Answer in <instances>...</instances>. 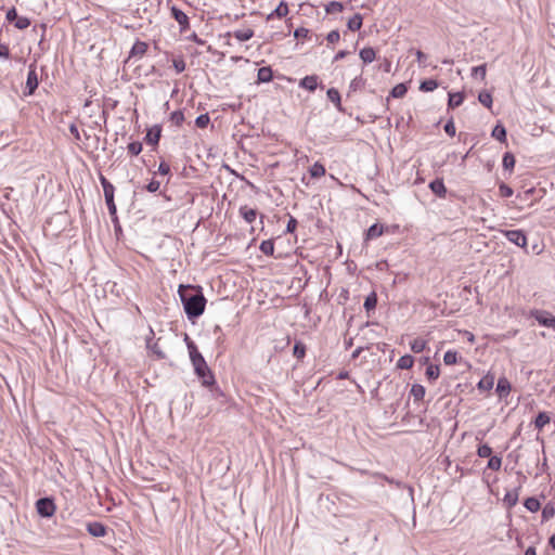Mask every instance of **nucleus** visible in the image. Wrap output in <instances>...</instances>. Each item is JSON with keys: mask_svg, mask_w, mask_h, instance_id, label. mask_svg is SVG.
<instances>
[{"mask_svg": "<svg viewBox=\"0 0 555 555\" xmlns=\"http://www.w3.org/2000/svg\"><path fill=\"white\" fill-rule=\"evenodd\" d=\"M178 294L189 320L196 319L204 313L206 298L202 292V287L193 285H180Z\"/></svg>", "mask_w": 555, "mask_h": 555, "instance_id": "f257e3e1", "label": "nucleus"}, {"mask_svg": "<svg viewBox=\"0 0 555 555\" xmlns=\"http://www.w3.org/2000/svg\"><path fill=\"white\" fill-rule=\"evenodd\" d=\"M186 347L189 350L191 362L195 370L206 369V361L202 353L198 351L195 343L189 338V336H185Z\"/></svg>", "mask_w": 555, "mask_h": 555, "instance_id": "f03ea898", "label": "nucleus"}, {"mask_svg": "<svg viewBox=\"0 0 555 555\" xmlns=\"http://www.w3.org/2000/svg\"><path fill=\"white\" fill-rule=\"evenodd\" d=\"M530 317L534 318L541 326H545L555 331V315L546 310L533 309Z\"/></svg>", "mask_w": 555, "mask_h": 555, "instance_id": "7ed1b4c3", "label": "nucleus"}, {"mask_svg": "<svg viewBox=\"0 0 555 555\" xmlns=\"http://www.w3.org/2000/svg\"><path fill=\"white\" fill-rule=\"evenodd\" d=\"M502 233L508 242L516 246L522 248L527 246V236L522 230H504Z\"/></svg>", "mask_w": 555, "mask_h": 555, "instance_id": "20e7f679", "label": "nucleus"}, {"mask_svg": "<svg viewBox=\"0 0 555 555\" xmlns=\"http://www.w3.org/2000/svg\"><path fill=\"white\" fill-rule=\"evenodd\" d=\"M37 512L42 517H51L55 512V504L49 498H41L36 503Z\"/></svg>", "mask_w": 555, "mask_h": 555, "instance_id": "39448f33", "label": "nucleus"}, {"mask_svg": "<svg viewBox=\"0 0 555 555\" xmlns=\"http://www.w3.org/2000/svg\"><path fill=\"white\" fill-rule=\"evenodd\" d=\"M39 79L36 70V65L30 64L28 74H27V80H26V89L25 95H31L36 89L38 88Z\"/></svg>", "mask_w": 555, "mask_h": 555, "instance_id": "423d86ee", "label": "nucleus"}, {"mask_svg": "<svg viewBox=\"0 0 555 555\" xmlns=\"http://www.w3.org/2000/svg\"><path fill=\"white\" fill-rule=\"evenodd\" d=\"M147 48L149 46L146 42L137 40L129 52L128 60L143 57Z\"/></svg>", "mask_w": 555, "mask_h": 555, "instance_id": "0eeeda50", "label": "nucleus"}, {"mask_svg": "<svg viewBox=\"0 0 555 555\" xmlns=\"http://www.w3.org/2000/svg\"><path fill=\"white\" fill-rule=\"evenodd\" d=\"M520 488L521 487L518 486V487L514 488L513 490H508L505 493V495L503 498V503L507 508H512L518 503Z\"/></svg>", "mask_w": 555, "mask_h": 555, "instance_id": "6e6552de", "label": "nucleus"}, {"mask_svg": "<svg viewBox=\"0 0 555 555\" xmlns=\"http://www.w3.org/2000/svg\"><path fill=\"white\" fill-rule=\"evenodd\" d=\"M171 15L175 21L181 26L182 29H185L190 25V21L188 15L177 7H171L170 9Z\"/></svg>", "mask_w": 555, "mask_h": 555, "instance_id": "1a4fd4ad", "label": "nucleus"}, {"mask_svg": "<svg viewBox=\"0 0 555 555\" xmlns=\"http://www.w3.org/2000/svg\"><path fill=\"white\" fill-rule=\"evenodd\" d=\"M87 531L95 538H101L106 534V527L100 521H91L87 524Z\"/></svg>", "mask_w": 555, "mask_h": 555, "instance_id": "9d476101", "label": "nucleus"}, {"mask_svg": "<svg viewBox=\"0 0 555 555\" xmlns=\"http://www.w3.org/2000/svg\"><path fill=\"white\" fill-rule=\"evenodd\" d=\"M431 192L440 198H444L447 195V188L442 179L437 178L429 183Z\"/></svg>", "mask_w": 555, "mask_h": 555, "instance_id": "9b49d317", "label": "nucleus"}, {"mask_svg": "<svg viewBox=\"0 0 555 555\" xmlns=\"http://www.w3.org/2000/svg\"><path fill=\"white\" fill-rule=\"evenodd\" d=\"M162 128L158 125L153 126L149 129L145 141L147 144L156 145L160 139Z\"/></svg>", "mask_w": 555, "mask_h": 555, "instance_id": "f8f14e48", "label": "nucleus"}, {"mask_svg": "<svg viewBox=\"0 0 555 555\" xmlns=\"http://www.w3.org/2000/svg\"><path fill=\"white\" fill-rule=\"evenodd\" d=\"M196 375L202 378V383L204 386H210L215 383L214 375L206 364V369L195 370Z\"/></svg>", "mask_w": 555, "mask_h": 555, "instance_id": "ddd939ff", "label": "nucleus"}, {"mask_svg": "<svg viewBox=\"0 0 555 555\" xmlns=\"http://www.w3.org/2000/svg\"><path fill=\"white\" fill-rule=\"evenodd\" d=\"M299 87H301L310 92H313L318 88V76L310 75V76L304 77L299 81Z\"/></svg>", "mask_w": 555, "mask_h": 555, "instance_id": "4468645a", "label": "nucleus"}, {"mask_svg": "<svg viewBox=\"0 0 555 555\" xmlns=\"http://www.w3.org/2000/svg\"><path fill=\"white\" fill-rule=\"evenodd\" d=\"M495 391L498 392V395L501 398L507 397L509 395L511 383L508 382V379L506 377L499 378V380L496 383Z\"/></svg>", "mask_w": 555, "mask_h": 555, "instance_id": "2eb2a0df", "label": "nucleus"}, {"mask_svg": "<svg viewBox=\"0 0 555 555\" xmlns=\"http://www.w3.org/2000/svg\"><path fill=\"white\" fill-rule=\"evenodd\" d=\"M273 78V72L270 66H263L258 69L257 73V82L264 83L270 82Z\"/></svg>", "mask_w": 555, "mask_h": 555, "instance_id": "dca6fc26", "label": "nucleus"}, {"mask_svg": "<svg viewBox=\"0 0 555 555\" xmlns=\"http://www.w3.org/2000/svg\"><path fill=\"white\" fill-rule=\"evenodd\" d=\"M114 192H115V188L109 189V190L106 189L104 191L105 203L107 205L111 216H116V205L114 202Z\"/></svg>", "mask_w": 555, "mask_h": 555, "instance_id": "f3484780", "label": "nucleus"}, {"mask_svg": "<svg viewBox=\"0 0 555 555\" xmlns=\"http://www.w3.org/2000/svg\"><path fill=\"white\" fill-rule=\"evenodd\" d=\"M326 95L339 112H344L341 106V98L337 89L330 88L326 92Z\"/></svg>", "mask_w": 555, "mask_h": 555, "instance_id": "a211bd4d", "label": "nucleus"}, {"mask_svg": "<svg viewBox=\"0 0 555 555\" xmlns=\"http://www.w3.org/2000/svg\"><path fill=\"white\" fill-rule=\"evenodd\" d=\"M240 215L247 223H253L256 220L258 214L256 209L242 206L240 208Z\"/></svg>", "mask_w": 555, "mask_h": 555, "instance_id": "6ab92c4d", "label": "nucleus"}, {"mask_svg": "<svg viewBox=\"0 0 555 555\" xmlns=\"http://www.w3.org/2000/svg\"><path fill=\"white\" fill-rule=\"evenodd\" d=\"M360 59L363 61L364 64H370L372 63L375 57H376V53H375V50L371 47H366V48H363L360 53Z\"/></svg>", "mask_w": 555, "mask_h": 555, "instance_id": "aec40b11", "label": "nucleus"}, {"mask_svg": "<svg viewBox=\"0 0 555 555\" xmlns=\"http://www.w3.org/2000/svg\"><path fill=\"white\" fill-rule=\"evenodd\" d=\"M288 14V5L286 2L281 1L280 4L275 8V10L268 15V20L276 17H284Z\"/></svg>", "mask_w": 555, "mask_h": 555, "instance_id": "412c9836", "label": "nucleus"}, {"mask_svg": "<svg viewBox=\"0 0 555 555\" xmlns=\"http://www.w3.org/2000/svg\"><path fill=\"white\" fill-rule=\"evenodd\" d=\"M364 86H365V79L362 77V75L356 76L350 81L348 94H350L351 92H356L358 90L363 89Z\"/></svg>", "mask_w": 555, "mask_h": 555, "instance_id": "4be33fe9", "label": "nucleus"}, {"mask_svg": "<svg viewBox=\"0 0 555 555\" xmlns=\"http://www.w3.org/2000/svg\"><path fill=\"white\" fill-rule=\"evenodd\" d=\"M414 364V358L410 354H404L397 361V367L400 370H409Z\"/></svg>", "mask_w": 555, "mask_h": 555, "instance_id": "5701e85b", "label": "nucleus"}, {"mask_svg": "<svg viewBox=\"0 0 555 555\" xmlns=\"http://www.w3.org/2000/svg\"><path fill=\"white\" fill-rule=\"evenodd\" d=\"M410 393L413 397L414 401H420L424 399L426 389L421 384H414L411 388Z\"/></svg>", "mask_w": 555, "mask_h": 555, "instance_id": "b1692460", "label": "nucleus"}, {"mask_svg": "<svg viewBox=\"0 0 555 555\" xmlns=\"http://www.w3.org/2000/svg\"><path fill=\"white\" fill-rule=\"evenodd\" d=\"M362 22H363L362 15L359 13L354 14L348 21V24H347L348 29H350L352 31L359 30L362 27Z\"/></svg>", "mask_w": 555, "mask_h": 555, "instance_id": "393cba45", "label": "nucleus"}, {"mask_svg": "<svg viewBox=\"0 0 555 555\" xmlns=\"http://www.w3.org/2000/svg\"><path fill=\"white\" fill-rule=\"evenodd\" d=\"M464 101V94L461 93V92H456V93H449V101H448V106L450 108H455L457 106H460Z\"/></svg>", "mask_w": 555, "mask_h": 555, "instance_id": "a878e982", "label": "nucleus"}, {"mask_svg": "<svg viewBox=\"0 0 555 555\" xmlns=\"http://www.w3.org/2000/svg\"><path fill=\"white\" fill-rule=\"evenodd\" d=\"M233 36L238 40V41H247L249 39L253 38L254 36V30L250 29V28H245V29H237L233 33Z\"/></svg>", "mask_w": 555, "mask_h": 555, "instance_id": "bb28decb", "label": "nucleus"}, {"mask_svg": "<svg viewBox=\"0 0 555 555\" xmlns=\"http://www.w3.org/2000/svg\"><path fill=\"white\" fill-rule=\"evenodd\" d=\"M550 421L551 417L546 412H540L534 420V427L541 430Z\"/></svg>", "mask_w": 555, "mask_h": 555, "instance_id": "cd10ccee", "label": "nucleus"}, {"mask_svg": "<svg viewBox=\"0 0 555 555\" xmlns=\"http://www.w3.org/2000/svg\"><path fill=\"white\" fill-rule=\"evenodd\" d=\"M493 385H494V377L492 375H486L479 380L477 387H478V389L486 391V390L492 389Z\"/></svg>", "mask_w": 555, "mask_h": 555, "instance_id": "c85d7f7f", "label": "nucleus"}, {"mask_svg": "<svg viewBox=\"0 0 555 555\" xmlns=\"http://www.w3.org/2000/svg\"><path fill=\"white\" fill-rule=\"evenodd\" d=\"M325 172V167L319 162H315L309 169V173L312 178H321Z\"/></svg>", "mask_w": 555, "mask_h": 555, "instance_id": "c756f323", "label": "nucleus"}, {"mask_svg": "<svg viewBox=\"0 0 555 555\" xmlns=\"http://www.w3.org/2000/svg\"><path fill=\"white\" fill-rule=\"evenodd\" d=\"M382 234H383V227L377 223H374L367 229L365 236H366V240H373V238L379 237Z\"/></svg>", "mask_w": 555, "mask_h": 555, "instance_id": "7c9ffc66", "label": "nucleus"}, {"mask_svg": "<svg viewBox=\"0 0 555 555\" xmlns=\"http://www.w3.org/2000/svg\"><path fill=\"white\" fill-rule=\"evenodd\" d=\"M524 505L531 513H535L541 508L539 500L533 496L526 499Z\"/></svg>", "mask_w": 555, "mask_h": 555, "instance_id": "2f4dec72", "label": "nucleus"}, {"mask_svg": "<svg viewBox=\"0 0 555 555\" xmlns=\"http://www.w3.org/2000/svg\"><path fill=\"white\" fill-rule=\"evenodd\" d=\"M491 135L496 139L498 141L500 142H505L506 140V129L504 126L502 125H496L493 130H492V133Z\"/></svg>", "mask_w": 555, "mask_h": 555, "instance_id": "473e14b6", "label": "nucleus"}, {"mask_svg": "<svg viewBox=\"0 0 555 555\" xmlns=\"http://www.w3.org/2000/svg\"><path fill=\"white\" fill-rule=\"evenodd\" d=\"M408 92V88L404 83H398L396 85L391 91H390V95L392 98H396V99H400V98H403L405 95V93Z\"/></svg>", "mask_w": 555, "mask_h": 555, "instance_id": "72a5a7b5", "label": "nucleus"}, {"mask_svg": "<svg viewBox=\"0 0 555 555\" xmlns=\"http://www.w3.org/2000/svg\"><path fill=\"white\" fill-rule=\"evenodd\" d=\"M376 305H377V295L375 292H372L370 295L366 296L363 306L366 311H371L376 308Z\"/></svg>", "mask_w": 555, "mask_h": 555, "instance_id": "f704fd0d", "label": "nucleus"}, {"mask_svg": "<svg viewBox=\"0 0 555 555\" xmlns=\"http://www.w3.org/2000/svg\"><path fill=\"white\" fill-rule=\"evenodd\" d=\"M259 249L261 253H263L266 256H272L274 253V243L272 240L262 241Z\"/></svg>", "mask_w": 555, "mask_h": 555, "instance_id": "c9c22d12", "label": "nucleus"}, {"mask_svg": "<svg viewBox=\"0 0 555 555\" xmlns=\"http://www.w3.org/2000/svg\"><path fill=\"white\" fill-rule=\"evenodd\" d=\"M440 375V369L436 364H428L426 367V376L429 380L438 379Z\"/></svg>", "mask_w": 555, "mask_h": 555, "instance_id": "e433bc0d", "label": "nucleus"}, {"mask_svg": "<svg viewBox=\"0 0 555 555\" xmlns=\"http://www.w3.org/2000/svg\"><path fill=\"white\" fill-rule=\"evenodd\" d=\"M426 346H427L426 340H424L422 338H416L413 341H411V344H410L411 350L415 353H420V352L424 351Z\"/></svg>", "mask_w": 555, "mask_h": 555, "instance_id": "4c0bfd02", "label": "nucleus"}, {"mask_svg": "<svg viewBox=\"0 0 555 555\" xmlns=\"http://www.w3.org/2000/svg\"><path fill=\"white\" fill-rule=\"evenodd\" d=\"M438 82L435 79H427L421 82L420 90L424 92H431L437 89Z\"/></svg>", "mask_w": 555, "mask_h": 555, "instance_id": "58836bf2", "label": "nucleus"}, {"mask_svg": "<svg viewBox=\"0 0 555 555\" xmlns=\"http://www.w3.org/2000/svg\"><path fill=\"white\" fill-rule=\"evenodd\" d=\"M293 354L298 360H301L306 356V346L301 341H296L293 348Z\"/></svg>", "mask_w": 555, "mask_h": 555, "instance_id": "ea45409f", "label": "nucleus"}, {"mask_svg": "<svg viewBox=\"0 0 555 555\" xmlns=\"http://www.w3.org/2000/svg\"><path fill=\"white\" fill-rule=\"evenodd\" d=\"M502 165L504 169L512 170L515 166V157L512 153H505L503 155Z\"/></svg>", "mask_w": 555, "mask_h": 555, "instance_id": "a19ab883", "label": "nucleus"}, {"mask_svg": "<svg viewBox=\"0 0 555 555\" xmlns=\"http://www.w3.org/2000/svg\"><path fill=\"white\" fill-rule=\"evenodd\" d=\"M343 10L344 5L338 1H331L325 5V12L328 14L341 12Z\"/></svg>", "mask_w": 555, "mask_h": 555, "instance_id": "79ce46f5", "label": "nucleus"}, {"mask_svg": "<svg viewBox=\"0 0 555 555\" xmlns=\"http://www.w3.org/2000/svg\"><path fill=\"white\" fill-rule=\"evenodd\" d=\"M443 362L447 365H453L457 362V352L453 350H448L443 356Z\"/></svg>", "mask_w": 555, "mask_h": 555, "instance_id": "37998d69", "label": "nucleus"}, {"mask_svg": "<svg viewBox=\"0 0 555 555\" xmlns=\"http://www.w3.org/2000/svg\"><path fill=\"white\" fill-rule=\"evenodd\" d=\"M555 515V507L551 503H547L542 509V519L548 520Z\"/></svg>", "mask_w": 555, "mask_h": 555, "instance_id": "c03bdc74", "label": "nucleus"}, {"mask_svg": "<svg viewBox=\"0 0 555 555\" xmlns=\"http://www.w3.org/2000/svg\"><path fill=\"white\" fill-rule=\"evenodd\" d=\"M478 100L486 107H491V105H492V96L487 91L480 92L478 95Z\"/></svg>", "mask_w": 555, "mask_h": 555, "instance_id": "a18cd8bd", "label": "nucleus"}, {"mask_svg": "<svg viewBox=\"0 0 555 555\" xmlns=\"http://www.w3.org/2000/svg\"><path fill=\"white\" fill-rule=\"evenodd\" d=\"M502 465V459L499 456H490L487 467L491 470H499Z\"/></svg>", "mask_w": 555, "mask_h": 555, "instance_id": "49530a36", "label": "nucleus"}, {"mask_svg": "<svg viewBox=\"0 0 555 555\" xmlns=\"http://www.w3.org/2000/svg\"><path fill=\"white\" fill-rule=\"evenodd\" d=\"M486 73H487V65L486 64H481L479 66H475V67L472 68V76L473 77H480L482 80L486 77Z\"/></svg>", "mask_w": 555, "mask_h": 555, "instance_id": "de8ad7c7", "label": "nucleus"}, {"mask_svg": "<svg viewBox=\"0 0 555 555\" xmlns=\"http://www.w3.org/2000/svg\"><path fill=\"white\" fill-rule=\"evenodd\" d=\"M170 120L176 126H181L184 121V115L181 111H175L170 114Z\"/></svg>", "mask_w": 555, "mask_h": 555, "instance_id": "09e8293b", "label": "nucleus"}, {"mask_svg": "<svg viewBox=\"0 0 555 555\" xmlns=\"http://www.w3.org/2000/svg\"><path fill=\"white\" fill-rule=\"evenodd\" d=\"M127 149L131 155L137 156L142 152V143L139 141H133L128 144Z\"/></svg>", "mask_w": 555, "mask_h": 555, "instance_id": "8fccbe9b", "label": "nucleus"}, {"mask_svg": "<svg viewBox=\"0 0 555 555\" xmlns=\"http://www.w3.org/2000/svg\"><path fill=\"white\" fill-rule=\"evenodd\" d=\"M477 454L479 457H490L492 454V449L487 443L480 444L477 449Z\"/></svg>", "mask_w": 555, "mask_h": 555, "instance_id": "3c124183", "label": "nucleus"}, {"mask_svg": "<svg viewBox=\"0 0 555 555\" xmlns=\"http://www.w3.org/2000/svg\"><path fill=\"white\" fill-rule=\"evenodd\" d=\"M14 25H15V27H16L17 29L23 30V29H26L27 27H29V25H30V20H29L28 17H26V16H18V17L16 18V21H15V24H14Z\"/></svg>", "mask_w": 555, "mask_h": 555, "instance_id": "603ef678", "label": "nucleus"}, {"mask_svg": "<svg viewBox=\"0 0 555 555\" xmlns=\"http://www.w3.org/2000/svg\"><path fill=\"white\" fill-rule=\"evenodd\" d=\"M210 121V118L208 116V114H201L199 116L196 117L195 119V125L198 127V128H205Z\"/></svg>", "mask_w": 555, "mask_h": 555, "instance_id": "864d4df0", "label": "nucleus"}, {"mask_svg": "<svg viewBox=\"0 0 555 555\" xmlns=\"http://www.w3.org/2000/svg\"><path fill=\"white\" fill-rule=\"evenodd\" d=\"M147 347L153 351L154 354H156V357L158 359H165L166 358V354L164 353V351L162 350V348L158 346L157 343H154V344H150L147 341Z\"/></svg>", "mask_w": 555, "mask_h": 555, "instance_id": "5fc2aeb1", "label": "nucleus"}, {"mask_svg": "<svg viewBox=\"0 0 555 555\" xmlns=\"http://www.w3.org/2000/svg\"><path fill=\"white\" fill-rule=\"evenodd\" d=\"M499 193L502 197H511L513 195V189L505 183L499 185Z\"/></svg>", "mask_w": 555, "mask_h": 555, "instance_id": "6e6d98bb", "label": "nucleus"}, {"mask_svg": "<svg viewBox=\"0 0 555 555\" xmlns=\"http://www.w3.org/2000/svg\"><path fill=\"white\" fill-rule=\"evenodd\" d=\"M172 65L177 73L184 72L186 67V64L182 57L175 59L172 61Z\"/></svg>", "mask_w": 555, "mask_h": 555, "instance_id": "4d7b16f0", "label": "nucleus"}, {"mask_svg": "<svg viewBox=\"0 0 555 555\" xmlns=\"http://www.w3.org/2000/svg\"><path fill=\"white\" fill-rule=\"evenodd\" d=\"M160 188V182L155 180V179H152L149 184L145 186V189L150 192V193H155L159 190Z\"/></svg>", "mask_w": 555, "mask_h": 555, "instance_id": "13d9d810", "label": "nucleus"}, {"mask_svg": "<svg viewBox=\"0 0 555 555\" xmlns=\"http://www.w3.org/2000/svg\"><path fill=\"white\" fill-rule=\"evenodd\" d=\"M444 131L447 134H449L450 137H454L455 135V126H454V122L452 119L448 120L447 124L444 125Z\"/></svg>", "mask_w": 555, "mask_h": 555, "instance_id": "bf43d9fd", "label": "nucleus"}, {"mask_svg": "<svg viewBox=\"0 0 555 555\" xmlns=\"http://www.w3.org/2000/svg\"><path fill=\"white\" fill-rule=\"evenodd\" d=\"M340 38V35H339V31L338 30H332L327 34L326 36V40L327 42L330 43H335L339 40Z\"/></svg>", "mask_w": 555, "mask_h": 555, "instance_id": "052dcab7", "label": "nucleus"}, {"mask_svg": "<svg viewBox=\"0 0 555 555\" xmlns=\"http://www.w3.org/2000/svg\"><path fill=\"white\" fill-rule=\"evenodd\" d=\"M308 34H309V30L307 28L298 27L294 31V37L296 39H301V38H306L308 36Z\"/></svg>", "mask_w": 555, "mask_h": 555, "instance_id": "680f3d73", "label": "nucleus"}, {"mask_svg": "<svg viewBox=\"0 0 555 555\" xmlns=\"http://www.w3.org/2000/svg\"><path fill=\"white\" fill-rule=\"evenodd\" d=\"M297 228V220L294 217H291L286 224V232L293 233Z\"/></svg>", "mask_w": 555, "mask_h": 555, "instance_id": "e2e57ef3", "label": "nucleus"}, {"mask_svg": "<svg viewBox=\"0 0 555 555\" xmlns=\"http://www.w3.org/2000/svg\"><path fill=\"white\" fill-rule=\"evenodd\" d=\"M7 20L9 22H15L16 18L18 17L17 15V12H16V9L15 8H11L8 12H7V15H5Z\"/></svg>", "mask_w": 555, "mask_h": 555, "instance_id": "0e129e2a", "label": "nucleus"}, {"mask_svg": "<svg viewBox=\"0 0 555 555\" xmlns=\"http://www.w3.org/2000/svg\"><path fill=\"white\" fill-rule=\"evenodd\" d=\"M158 172L163 176L169 175L170 166L167 163L162 162L158 166Z\"/></svg>", "mask_w": 555, "mask_h": 555, "instance_id": "69168bd1", "label": "nucleus"}, {"mask_svg": "<svg viewBox=\"0 0 555 555\" xmlns=\"http://www.w3.org/2000/svg\"><path fill=\"white\" fill-rule=\"evenodd\" d=\"M100 181H101V184L103 188V192L106 190V188H107V190L114 188V185L103 176L100 177Z\"/></svg>", "mask_w": 555, "mask_h": 555, "instance_id": "338daca9", "label": "nucleus"}, {"mask_svg": "<svg viewBox=\"0 0 555 555\" xmlns=\"http://www.w3.org/2000/svg\"><path fill=\"white\" fill-rule=\"evenodd\" d=\"M69 132L75 137L76 140H80V133L78 127L75 124L69 126Z\"/></svg>", "mask_w": 555, "mask_h": 555, "instance_id": "774afa93", "label": "nucleus"}]
</instances>
